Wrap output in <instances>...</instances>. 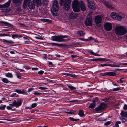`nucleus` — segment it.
I'll return each instance as SVG.
<instances>
[{"label":"nucleus","instance_id":"obj_1","mask_svg":"<svg viewBox=\"0 0 127 127\" xmlns=\"http://www.w3.org/2000/svg\"><path fill=\"white\" fill-rule=\"evenodd\" d=\"M34 3L36 4V6H39L41 5L40 0H33V2L30 0H24L23 3V7L26 9L27 8V6L30 9H32L35 7Z\"/></svg>","mask_w":127,"mask_h":127},{"label":"nucleus","instance_id":"obj_2","mask_svg":"<svg viewBox=\"0 0 127 127\" xmlns=\"http://www.w3.org/2000/svg\"><path fill=\"white\" fill-rule=\"evenodd\" d=\"M80 5L82 11H85L86 7L83 2L82 1L79 2L77 0H74L72 2V6L73 11L76 12H79L80 11Z\"/></svg>","mask_w":127,"mask_h":127},{"label":"nucleus","instance_id":"obj_3","mask_svg":"<svg viewBox=\"0 0 127 127\" xmlns=\"http://www.w3.org/2000/svg\"><path fill=\"white\" fill-rule=\"evenodd\" d=\"M115 33L118 35H123L126 33L127 31L123 27L117 26L115 29Z\"/></svg>","mask_w":127,"mask_h":127},{"label":"nucleus","instance_id":"obj_4","mask_svg":"<svg viewBox=\"0 0 127 127\" xmlns=\"http://www.w3.org/2000/svg\"><path fill=\"white\" fill-rule=\"evenodd\" d=\"M71 2V0H60L59 4L60 5L64 6L65 9L68 10L70 8V4Z\"/></svg>","mask_w":127,"mask_h":127},{"label":"nucleus","instance_id":"obj_5","mask_svg":"<svg viewBox=\"0 0 127 127\" xmlns=\"http://www.w3.org/2000/svg\"><path fill=\"white\" fill-rule=\"evenodd\" d=\"M11 0H9L6 3L4 4H0V8H2L3 11L4 12H7L10 10V9L9 8L10 5Z\"/></svg>","mask_w":127,"mask_h":127},{"label":"nucleus","instance_id":"obj_6","mask_svg":"<svg viewBox=\"0 0 127 127\" xmlns=\"http://www.w3.org/2000/svg\"><path fill=\"white\" fill-rule=\"evenodd\" d=\"M68 36L66 35L54 36L51 37V40H52L58 42L63 41L66 40L64 39V38H66Z\"/></svg>","mask_w":127,"mask_h":127},{"label":"nucleus","instance_id":"obj_7","mask_svg":"<svg viewBox=\"0 0 127 127\" xmlns=\"http://www.w3.org/2000/svg\"><path fill=\"white\" fill-rule=\"evenodd\" d=\"M58 2L56 0H54L52 3V11L53 12H56L58 10Z\"/></svg>","mask_w":127,"mask_h":127},{"label":"nucleus","instance_id":"obj_8","mask_svg":"<svg viewBox=\"0 0 127 127\" xmlns=\"http://www.w3.org/2000/svg\"><path fill=\"white\" fill-rule=\"evenodd\" d=\"M107 107V105L104 103H101L98 107L96 108L95 110L96 111L103 110Z\"/></svg>","mask_w":127,"mask_h":127},{"label":"nucleus","instance_id":"obj_9","mask_svg":"<svg viewBox=\"0 0 127 127\" xmlns=\"http://www.w3.org/2000/svg\"><path fill=\"white\" fill-rule=\"evenodd\" d=\"M104 29L107 31H109L112 29V26L111 23L107 22L104 25Z\"/></svg>","mask_w":127,"mask_h":127},{"label":"nucleus","instance_id":"obj_10","mask_svg":"<svg viewBox=\"0 0 127 127\" xmlns=\"http://www.w3.org/2000/svg\"><path fill=\"white\" fill-rule=\"evenodd\" d=\"M116 75V72H106L102 73H100V75L101 76H105L106 75H109V76H114Z\"/></svg>","mask_w":127,"mask_h":127},{"label":"nucleus","instance_id":"obj_11","mask_svg":"<svg viewBox=\"0 0 127 127\" xmlns=\"http://www.w3.org/2000/svg\"><path fill=\"white\" fill-rule=\"evenodd\" d=\"M92 17H89L86 18L85 21V24L86 26H91L92 25Z\"/></svg>","mask_w":127,"mask_h":127},{"label":"nucleus","instance_id":"obj_12","mask_svg":"<svg viewBox=\"0 0 127 127\" xmlns=\"http://www.w3.org/2000/svg\"><path fill=\"white\" fill-rule=\"evenodd\" d=\"M22 104V102L21 101L14 100L13 102L10 105L12 106H15L16 107H18L21 105Z\"/></svg>","mask_w":127,"mask_h":127},{"label":"nucleus","instance_id":"obj_13","mask_svg":"<svg viewBox=\"0 0 127 127\" xmlns=\"http://www.w3.org/2000/svg\"><path fill=\"white\" fill-rule=\"evenodd\" d=\"M95 22L96 24H99L101 23L102 21V17L99 15L95 16Z\"/></svg>","mask_w":127,"mask_h":127},{"label":"nucleus","instance_id":"obj_14","mask_svg":"<svg viewBox=\"0 0 127 127\" xmlns=\"http://www.w3.org/2000/svg\"><path fill=\"white\" fill-rule=\"evenodd\" d=\"M88 7L89 8L93 10L95 9V7L94 4L92 2H90L89 3Z\"/></svg>","mask_w":127,"mask_h":127},{"label":"nucleus","instance_id":"obj_15","mask_svg":"<svg viewBox=\"0 0 127 127\" xmlns=\"http://www.w3.org/2000/svg\"><path fill=\"white\" fill-rule=\"evenodd\" d=\"M77 13L72 12L70 14L69 17L71 19H74L77 16Z\"/></svg>","mask_w":127,"mask_h":127},{"label":"nucleus","instance_id":"obj_16","mask_svg":"<svg viewBox=\"0 0 127 127\" xmlns=\"http://www.w3.org/2000/svg\"><path fill=\"white\" fill-rule=\"evenodd\" d=\"M23 0H13L12 1L14 3L17 4L18 5H20L22 3Z\"/></svg>","mask_w":127,"mask_h":127},{"label":"nucleus","instance_id":"obj_17","mask_svg":"<svg viewBox=\"0 0 127 127\" xmlns=\"http://www.w3.org/2000/svg\"><path fill=\"white\" fill-rule=\"evenodd\" d=\"M1 40L3 42L5 43V44H13L14 43V42L11 40L9 41L5 39H2Z\"/></svg>","mask_w":127,"mask_h":127},{"label":"nucleus","instance_id":"obj_18","mask_svg":"<svg viewBox=\"0 0 127 127\" xmlns=\"http://www.w3.org/2000/svg\"><path fill=\"white\" fill-rule=\"evenodd\" d=\"M120 114L122 117H127V112H125L123 111H122L120 113Z\"/></svg>","mask_w":127,"mask_h":127},{"label":"nucleus","instance_id":"obj_19","mask_svg":"<svg viewBox=\"0 0 127 127\" xmlns=\"http://www.w3.org/2000/svg\"><path fill=\"white\" fill-rule=\"evenodd\" d=\"M103 4L108 8H112V6L107 1H104Z\"/></svg>","mask_w":127,"mask_h":127},{"label":"nucleus","instance_id":"obj_20","mask_svg":"<svg viewBox=\"0 0 127 127\" xmlns=\"http://www.w3.org/2000/svg\"><path fill=\"white\" fill-rule=\"evenodd\" d=\"M93 102L89 106V107L92 109L94 108L95 106V100H93Z\"/></svg>","mask_w":127,"mask_h":127},{"label":"nucleus","instance_id":"obj_21","mask_svg":"<svg viewBox=\"0 0 127 127\" xmlns=\"http://www.w3.org/2000/svg\"><path fill=\"white\" fill-rule=\"evenodd\" d=\"M121 63H115L112 64H109V66L111 67H119V66H116V64H118V65H121Z\"/></svg>","mask_w":127,"mask_h":127},{"label":"nucleus","instance_id":"obj_22","mask_svg":"<svg viewBox=\"0 0 127 127\" xmlns=\"http://www.w3.org/2000/svg\"><path fill=\"white\" fill-rule=\"evenodd\" d=\"M117 14L115 12H113L111 13V16L113 18L115 19Z\"/></svg>","mask_w":127,"mask_h":127},{"label":"nucleus","instance_id":"obj_23","mask_svg":"<svg viewBox=\"0 0 127 127\" xmlns=\"http://www.w3.org/2000/svg\"><path fill=\"white\" fill-rule=\"evenodd\" d=\"M77 34L78 35L81 36H83L85 34L83 31H78L77 32Z\"/></svg>","mask_w":127,"mask_h":127},{"label":"nucleus","instance_id":"obj_24","mask_svg":"<svg viewBox=\"0 0 127 127\" xmlns=\"http://www.w3.org/2000/svg\"><path fill=\"white\" fill-rule=\"evenodd\" d=\"M15 92L19 94H24V90H23L21 91L20 90L16 89L15 90Z\"/></svg>","mask_w":127,"mask_h":127},{"label":"nucleus","instance_id":"obj_25","mask_svg":"<svg viewBox=\"0 0 127 127\" xmlns=\"http://www.w3.org/2000/svg\"><path fill=\"white\" fill-rule=\"evenodd\" d=\"M115 19L118 20H121L122 19V17L121 16L117 14Z\"/></svg>","mask_w":127,"mask_h":127},{"label":"nucleus","instance_id":"obj_26","mask_svg":"<svg viewBox=\"0 0 127 127\" xmlns=\"http://www.w3.org/2000/svg\"><path fill=\"white\" fill-rule=\"evenodd\" d=\"M0 23L1 24H4L6 26H9L10 25H11V24L9 23L4 21H1L0 22Z\"/></svg>","mask_w":127,"mask_h":127},{"label":"nucleus","instance_id":"obj_27","mask_svg":"<svg viewBox=\"0 0 127 127\" xmlns=\"http://www.w3.org/2000/svg\"><path fill=\"white\" fill-rule=\"evenodd\" d=\"M5 76L8 77L12 78L13 77L12 74L11 73H7L5 74Z\"/></svg>","mask_w":127,"mask_h":127},{"label":"nucleus","instance_id":"obj_28","mask_svg":"<svg viewBox=\"0 0 127 127\" xmlns=\"http://www.w3.org/2000/svg\"><path fill=\"white\" fill-rule=\"evenodd\" d=\"M83 39V40H85L87 41H91L92 40H95V39L94 38H93L92 37H90L89 38H88V39Z\"/></svg>","mask_w":127,"mask_h":127},{"label":"nucleus","instance_id":"obj_29","mask_svg":"<svg viewBox=\"0 0 127 127\" xmlns=\"http://www.w3.org/2000/svg\"><path fill=\"white\" fill-rule=\"evenodd\" d=\"M2 81L4 83H8L9 82L7 79L5 78H3L2 79Z\"/></svg>","mask_w":127,"mask_h":127},{"label":"nucleus","instance_id":"obj_30","mask_svg":"<svg viewBox=\"0 0 127 127\" xmlns=\"http://www.w3.org/2000/svg\"><path fill=\"white\" fill-rule=\"evenodd\" d=\"M79 114L81 117H82L84 116L83 112L82 110H80L79 112Z\"/></svg>","mask_w":127,"mask_h":127},{"label":"nucleus","instance_id":"obj_31","mask_svg":"<svg viewBox=\"0 0 127 127\" xmlns=\"http://www.w3.org/2000/svg\"><path fill=\"white\" fill-rule=\"evenodd\" d=\"M66 75L71 77H76V76L75 74H71L68 73H66Z\"/></svg>","mask_w":127,"mask_h":127},{"label":"nucleus","instance_id":"obj_32","mask_svg":"<svg viewBox=\"0 0 127 127\" xmlns=\"http://www.w3.org/2000/svg\"><path fill=\"white\" fill-rule=\"evenodd\" d=\"M42 20L43 22L48 23H51V20L47 19H42Z\"/></svg>","mask_w":127,"mask_h":127},{"label":"nucleus","instance_id":"obj_33","mask_svg":"<svg viewBox=\"0 0 127 127\" xmlns=\"http://www.w3.org/2000/svg\"><path fill=\"white\" fill-rule=\"evenodd\" d=\"M92 61H103V58H97V59H92Z\"/></svg>","mask_w":127,"mask_h":127},{"label":"nucleus","instance_id":"obj_34","mask_svg":"<svg viewBox=\"0 0 127 127\" xmlns=\"http://www.w3.org/2000/svg\"><path fill=\"white\" fill-rule=\"evenodd\" d=\"M67 87L71 90H75L76 88L73 86H71L69 85H67Z\"/></svg>","mask_w":127,"mask_h":127},{"label":"nucleus","instance_id":"obj_35","mask_svg":"<svg viewBox=\"0 0 127 127\" xmlns=\"http://www.w3.org/2000/svg\"><path fill=\"white\" fill-rule=\"evenodd\" d=\"M36 35H37V36L35 37V38L38 39H41L43 40V38L42 37L40 36V35H37L36 34H35Z\"/></svg>","mask_w":127,"mask_h":127},{"label":"nucleus","instance_id":"obj_36","mask_svg":"<svg viewBox=\"0 0 127 127\" xmlns=\"http://www.w3.org/2000/svg\"><path fill=\"white\" fill-rule=\"evenodd\" d=\"M121 123V122L120 121H118L116 122L115 126L116 127H119L118 124Z\"/></svg>","mask_w":127,"mask_h":127},{"label":"nucleus","instance_id":"obj_37","mask_svg":"<svg viewBox=\"0 0 127 127\" xmlns=\"http://www.w3.org/2000/svg\"><path fill=\"white\" fill-rule=\"evenodd\" d=\"M50 44L51 45H54L57 46H61L62 45V44H58L56 43H51Z\"/></svg>","mask_w":127,"mask_h":127},{"label":"nucleus","instance_id":"obj_38","mask_svg":"<svg viewBox=\"0 0 127 127\" xmlns=\"http://www.w3.org/2000/svg\"><path fill=\"white\" fill-rule=\"evenodd\" d=\"M69 119L71 121H77L79 120V119H76L71 117H69Z\"/></svg>","mask_w":127,"mask_h":127},{"label":"nucleus","instance_id":"obj_39","mask_svg":"<svg viewBox=\"0 0 127 127\" xmlns=\"http://www.w3.org/2000/svg\"><path fill=\"white\" fill-rule=\"evenodd\" d=\"M11 104H9V106H7L6 108L8 110H11L12 109V107L13 106H12L10 105Z\"/></svg>","mask_w":127,"mask_h":127},{"label":"nucleus","instance_id":"obj_40","mask_svg":"<svg viewBox=\"0 0 127 127\" xmlns=\"http://www.w3.org/2000/svg\"><path fill=\"white\" fill-rule=\"evenodd\" d=\"M90 53L91 54H92L93 55H95V56H100V55H99L98 54L96 53H95L94 52H93L92 51H91Z\"/></svg>","mask_w":127,"mask_h":127},{"label":"nucleus","instance_id":"obj_41","mask_svg":"<svg viewBox=\"0 0 127 127\" xmlns=\"http://www.w3.org/2000/svg\"><path fill=\"white\" fill-rule=\"evenodd\" d=\"M16 75L17 78H18L19 79H21V74L20 73H18L16 72Z\"/></svg>","mask_w":127,"mask_h":127},{"label":"nucleus","instance_id":"obj_42","mask_svg":"<svg viewBox=\"0 0 127 127\" xmlns=\"http://www.w3.org/2000/svg\"><path fill=\"white\" fill-rule=\"evenodd\" d=\"M6 107V105H4L2 106H0V110H4Z\"/></svg>","mask_w":127,"mask_h":127},{"label":"nucleus","instance_id":"obj_43","mask_svg":"<svg viewBox=\"0 0 127 127\" xmlns=\"http://www.w3.org/2000/svg\"><path fill=\"white\" fill-rule=\"evenodd\" d=\"M120 88L119 87H117L116 88H114L113 89V91H117L120 90Z\"/></svg>","mask_w":127,"mask_h":127},{"label":"nucleus","instance_id":"obj_44","mask_svg":"<svg viewBox=\"0 0 127 127\" xmlns=\"http://www.w3.org/2000/svg\"><path fill=\"white\" fill-rule=\"evenodd\" d=\"M37 105V104L36 103L32 104L31 105V108H34L36 107Z\"/></svg>","mask_w":127,"mask_h":127},{"label":"nucleus","instance_id":"obj_45","mask_svg":"<svg viewBox=\"0 0 127 127\" xmlns=\"http://www.w3.org/2000/svg\"><path fill=\"white\" fill-rule=\"evenodd\" d=\"M42 2L44 4H47L48 3L49 1L46 0H43Z\"/></svg>","mask_w":127,"mask_h":127},{"label":"nucleus","instance_id":"obj_46","mask_svg":"<svg viewBox=\"0 0 127 127\" xmlns=\"http://www.w3.org/2000/svg\"><path fill=\"white\" fill-rule=\"evenodd\" d=\"M105 120V119H104L102 118H100L97 119L96 120L98 121H102Z\"/></svg>","mask_w":127,"mask_h":127},{"label":"nucleus","instance_id":"obj_47","mask_svg":"<svg viewBox=\"0 0 127 127\" xmlns=\"http://www.w3.org/2000/svg\"><path fill=\"white\" fill-rule=\"evenodd\" d=\"M111 122H110V121H108V122H106L104 124V125L105 126L108 125L110 124Z\"/></svg>","mask_w":127,"mask_h":127},{"label":"nucleus","instance_id":"obj_48","mask_svg":"<svg viewBox=\"0 0 127 127\" xmlns=\"http://www.w3.org/2000/svg\"><path fill=\"white\" fill-rule=\"evenodd\" d=\"M23 67L27 69H30V67L29 66L27 65L24 66Z\"/></svg>","mask_w":127,"mask_h":127},{"label":"nucleus","instance_id":"obj_49","mask_svg":"<svg viewBox=\"0 0 127 127\" xmlns=\"http://www.w3.org/2000/svg\"><path fill=\"white\" fill-rule=\"evenodd\" d=\"M39 89L41 90H46L47 89V88L45 87H39Z\"/></svg>","mask_w":127,"mask_h":127},{"label":"nucleus","instance_id":"obj_50","mask_svg":"<svg viewBox=\"0 0 127 127\" xmlns=\"http://www.w3.org/2000/svg\"><path fill=\"white\" fill-rule=\"evenodd\" d=\"M122 122H124L126 121V119L124 118H120Z\"/></svg>","mask_w":127,"mask_h":127},{"label":"nucleus","instance_id":"obj_51","mask_svg":"<svg viewBox=\"0 0 127 127\" xmlns=\"http://www.w3.org/2000/svg\"><path fill=\"white\" fill-rule=\"evenodd\" d=\"M16 38H21L22 37V36L21 35H18L16 34Z\"/></svg>","mask_w":127,"mask_h":127},{"label":"nucleus","instance_id":"obj_52","mask_svg":"<svg viewBox=\"0 0 127 127\" xmlns=\"http://www.w3.org/2000/svg\"><path fill=\"white\" fill-rule=\"evenodd\" d=\"M16 38H21L22 37V36L21 35H18L16 34Z\"/></svg>","mask_w":127,"mask_h":127},{"label":"nucleus","instance_id":"obj_53","mask_svg":"<svg viewBox=\"0 0 127 127\" xmlns=\"http://www.w3.org/2000/svg\"><path fill=\"white\" fill-rule=\"evenodd\" d=\"M127 105L126 104H125L124 106L123 109L125 111L127 110Z\"/></svg>","mask_w":127,"mask_h":127},{"label":"nucleus","instance_id":"obj_54","mask_svg":"<svg viewBox=\"0 0 127 127\" xmlns=\"http://www.w3.org/2000/svg\"><path fill=\"white\" fill-rule=\"evenodd\" d=\"M34 89V88H31L28 89V92H29L32 91Z\"/></svg>","mask_w":127,"mask_h":127},{"label":"nucleus","instance_id":"obj_55","mask_svg":"<svg viewBox=\"0 0 127 127\" xmlns=\"http://www.w3.org/2000/svg\"><path fill=\"white\" fill-rule=\"evenodd\" d=\"M109 64H100V66L102 67H104L105 66H109Z\"/></svg>","mask_w":127,"mask_h":127},{"label":"nucleus","instance_id":"obj_56","mask_svg":"<svg viewBox=\"0 0 127 127\" xmlns=\"http://www.w3.org/2000/svg\"><path fill=\"white\" fill-rule=\"evenodd\" d=\"M43 73L44 71L42 70L38 72V74L41 75L43 74Z\"/></svg>","mask_w":127,"mask_h":127},{"label":"nucleus","instance_id":"obj_57","mask_svg":"<svg viewBox=\"0 0 127 127\" xmlns=\"http://www.w3.org/2000/svg\"><path fill=\"white\" fill-rule=\"evenodd\" d=\"M77 100H73V101H67V102H77Z\"/></svg>","mask_w":127,"mask_h":127},{"label":"nucleus","instance_id":"obj_58","mask_svg":"<svg viewBox=\"0 0 127 127\" xmlns=\"http://www.w3.org/2000/svg\"><path fill=\"white\" fill-rule=\"evenodd\" d=\"M33 94L35 95H39L41 94V93L39 92H34Z\"/></svg>","mask_w":127,"mask_h":127},{"label":"nucleus","instance_id":"obj_59","mask_svg":"<svg viewBox=\"0 0 127 127\" xmlns=\"http://www.w3.org/2000/svg\"><path fill=\"white\" fill-rule=\"evenodd\" d=\"M16 34H13L12 35V37L13 39H14L15 38H16Z\"/></svg>","mask_w":127,"mask_h":127},{"label":"nucleus","instance_id":"obj_60","mask_svg":"<svg viewBox=\"0 0 127 127\" xmlns=\"http://www.w3.org/2000/svg\"><path fill=\"white\" fill-rule=\"evenodd\" d=\"M5 36V34H0V37Z\"/></svg>","mask_w":127,"mask_h":127},{"label":"nucleus","instance_id":"obj_61","mask_svg":"<svg viewBox=\"0 0 127 127\" xmlns=\"http://www.w3.org/2000/svg\"><path fill=\"white\" fill-rule=\"evenodd\" d=\"M92 13V11H90L89 12V17H91V14Z\"/></svg>","mask_w":127,"mask_h":127},{"label":"nucleus","instance_id":"obj_62","mask_svg":"<svg viewBox=\"0 0 127 127\" xmlns=\"http://www.w3.org/2000/svg\"><path fill=\"white\" fill-rule=\"evenodd\" d=\"M110 61V60L109 59H106L104 58H103V61Z\"/></svg>","mask_w":127,"mask_h":127},{"label":"nucleus","instance_id":"obj_63","mask_svg":"<svg viewBox=\"0 0 127 127\" xmlns=\"http://www.w3.org/2000/svg\"><path fill=\"white\" fill-rule=\"evenodd\" d=\"M16 95V93H13L11 95V97H14V96H15Z\"/></svg>","mask_w":127,"mask_h":127},{"label":"nucleus","instance_id":"obj_64","mask_svg":"<svg viewBox=\"0 0 127 127\" xmlns=\"http://www.w3.org/2000/svg\"><path fill=\"white\" fill-rule=\"evenodd\" d=\"M77 56L76 55H71V57L72 58H74L76 57Z\"/></svg>","mask_w":127,"mask_h":127}]
</instances>
